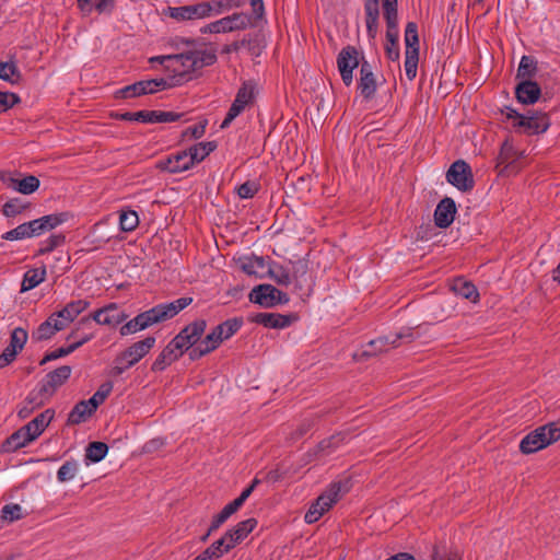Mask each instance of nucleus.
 I'll use <instances>...</instances> for the list:
<instances>
[{
    "instance_id": "obj_47",
    "label": "nucleus",
    "mask_w": 560,
    "mask_h": 560,
    "mask_svg": "<svg viewBox=\"0 0 560 560\" xmlns=\"http://www.w3.org/2000/svg\"><path fill=\"white\" fill-rule=\"evenodd\" d=\"M0 514L7 526L24 516L21 505L16 503L3 505L0 510Z\"/></svg>"
},
{
    "instance_id": "obj_41",
    "label": "nucleus",
    "mask_w": 560,
    "mask_h": 560,
    "mask_svg": "<svg viewBox=\"0 0 560 560\" xmlns=\"http://www.w3.org/2000/svg\"><path fill=\"white\" fill-rule=\"evenodd\" d=\"M213 16L222 15L231 10L243 8L247 0H209Z\"/></svg>"
},
{
    "instance_id": "obj_62",
    "label": "nucleus",
    "mask_w": 560,
    "mask_h": 560,
    "mask_svg": "<svg viewBox=\"0 0 560 560\" xmlns=\"http://www.w3.org/2000/svg\"><path fill=\"white\" fill-rule=\"evenodd\" d=\"M143 326L141 324V319H140V316L139 314L130 319L129 322L125 323L120 329H119V332L121 336H127V335H131V334H136L138 331H141L143 330Z\"/></svg>"
},
{
    "instance_id": "obj_4",
    "label": "nucleus",
    "mask_w": 560,
    "mask_h": 560,
    "mask_svg": "<svg viewBox=\"0 0 560 560\" xmlns=\"http://www.w3.org/2000/svg\"><path fill=\"white\" fill-rule=\"evenodd\" d=\"M502 114L508 119L513 120L515 129H523V132L528 136L540 135L548 130L550 127V118L548 114L540 110H528L526 114H520L512 107L506 106Z\"/></svg>"
},
{
    "instance_id": "obj_9",
    "label": "nucleus",
    "mask_w": 560,
    "mask_h": 560,
    "mask_svg": "<svg viewBox=\"0 0 560 560\" xmlns=\"http://www.w3.org/2000/svg\"><path fill=\"white\" fill-rule=\"evenodd\" d=\"M176 77L171 78H159L150 80H141L127 85L117 91V97L131 98L148 94H154L159 91L171 89L178 85V81H175Z\"/></svg>"
},
{
    "instance_id": "obj_58",
    "label": "nucleus",
    "mask_w": 560,
    "mask_h": 560,
    "mask_svg": "<svg viewBox=\"0 0 560 560\" xmlns=\"http://www.w3.org/2000/svg\"><path fill=\"white\" fill-rule=\"evenodd\" d=\"M245 47H247L248 52L258 57L262 52L264 45L258 36L245 35L244 36Z\"/></svg>"
},
{
    "instance_id": "obj_7",
    "label": "nucleus",
    "mask_w": 560,
    "mask_h": 560,
    "mask_svg": "<svg viewBox=\"0 0 560 560\" xmlns=\"http://www.w3.org/2000/svg\"><path fill=\"white\" fill-rule=\"evenodd\" d=\"M192 303V298L183 296L167 303H161L139 314L143 328L175 317Z\"/></svg>"
},
{
    "instance_id": "obj_45",
    "label": "nucleus",
    "mask_w": 560,
    "mask_h": 560,
    "mask_svg": "<svg viewBox=\"0 0 560 560\" xmlns=\"http://www.w3.org/2000/svg\"><path fill=\"white\" fill-rule=\"evenodd\" d=\"M536 72L537 62L535 59L530 56H523L518 65L516 78L523 80H532Z\"/></svg>"
},
{
    "instance_id": "obj_29",
    "label": "nucleus",
    "mask_w": 560,
    "mask_h": 560,
    "mask_svg": "<svg viewBox=\"0 0 560 560\" xmlns=\"http://www.w3.org/2000/svg\"><path fill=\"white\" fill-rule=\"evenodd\" d=\"M451 289L456 295L469 300L472 303H477L479 301L480 295L477 287L471 281L465 280L464 278L459 277L454 279Z\"/></svg>"
},
{
    "instance_id": "obj_57",
    "label": "nucleus",
    "mask_w": 560,
    "mask_h": 560,
    "mask_svg": "<svg viewBox=\"0 0 560 560\" xmlns=\"http://www.w3.org/2000/svg\"><path fill=\"white\" fill-rule=\"evenodd\" d=\"M259 190V184L255 180H247L240 185L236 189L237 195L242 199L253 198Z\"/></svg>"
},
{
    "instance_id": "obj_51",
    "label": "nucleus",
    "mask_w": 560,
    "mask_h": 560,
    "mask_svg": "<svg viewBox=\"0 0 560 560\" xmlns=\"http://www.w3.org/2000/svg\"><path fill=\"white\" fill-rule=\"evenodd\" d=\"M113 390V383L105 382L101 384L97 390L93 394L91 398L88 399V402L93 407V409H97L100 405H102L109 394Z\"/></svg>"
},
{
    "instance_id": "obj_1",
    "label": "nucleus",
    "mask_w": 560,
    "mask_h": 560,
    "mask_svg": "<svg viewBox=\"0 0 560 560\" xmlns=\"http://www.w3.org/2000/svg\"><path fill=\"white\" fill-rule=\"evenodd\" d=\"M337 67L346 86L352 84L353 70L360 67L357 89L365 101L374 98L378 84L373 66L360 54L357 47L351 45L343 47L337 56Z\"/></svg>"
},
{
    "instance_id": "obj_49",
    "label": "nucleus",
    "mask_w": 560,
    "mask_h": 560,
    "mask_svg": "<svg viewBox=\"0 0 560 560\" xmlns=\"http://www.w3.org/2000/svg\"><path fill=\"white\" fill-rule=\"evenodd\" d=\"M28 206L23 198H13L3 205L2 213L8 218H13L22 213Z\"/></svg>"
},
{
    "instance_id": "obj_48",
    "label": "nucleus",
    "mask_w": 560,
    "mask_h": 560,
    "mask_svg": "<svg viewBox=\"0 0 560 560\" xmlns=\"http://www.w3.org/2000/svg\"><path fill=\"white\" fill-rule=\"evenodd\" d=\"M225 553L226 551H223V541L218 539L214 542H212L208 548H206L202 552H200L197 557H195L192 560L220 559Z\"/></svg>"
},
{
    "instance_id": "obj_28",
    "label": "nucleus",
    "mask_w": 560,
    "mask_h": 560,
    "mask_svg": "<svg viewBox=\"0 0 560 560\" xmlns=\"http://www.w3.org/2000/svg\"><path fill=\"white\" fill-rule=\"evenodd\" d=\"M347 439L346 433H337L327 439L322 440L314 450L310 451L307 455L317 457L319 455H329L334 452L339 445L345 443Z\"/></svg>"
},
{
    "instance_id": "obj_61",
    "label": "nucleus",
    "mask_w": 560,
    "mask_h": 560,
    "mask_svg": "<svg viewBox=\"0 0 560 560\" xmlns=\"http://www.w3.org/2000/svg\"><path fill=\"white\" fill-rule=\"evenodd\" d=\"M143 326L141 324V319H140V316L139 314L130 319L129 322L125 323L120 329H119V332L121 336H127V335H131V334H136L138 331H141L143 330Z\"/></svg>"
},
{
    "instance_id": "obj_31",
    "label": "nucleus",
    "mask_w": 560,
    "mask_h": 560,
    "mask_svg": "<svg viewBox=\"0 0 560 560\" xmlns=\"http://www.w3.org/2000/svg\"><path fill=\"white\" fill-rule=\"evenodd\" d=\"M68 214L66 212L52 213L37 219V237L44 236L48 231L66 222Z\"/></svg>"
},
{
    "instance_id": "obj_39",
    "label": "nucleus",
    "mask_w": 560,
    "mask_h": 560,
    "mask_svg": "<svg viewBox=\"0 0 560 560\" xmlns=\"http://www.w3.org/2000/svg\"><path fill=\"white\" fill-rule=\"evenodd\" d=\"M268 276L279 285L288 287L292 283L290 270L276 261L268 264Z\"/></svg>"
},
{
    "instance_id": "obj_54",
    "label": "nucleus",
    "mask_w": 560,
    "mask_h": 560,
    "mask_svg": "<svg viewBox=\"0 0 560 560\" xmlns=\"http://www.w3.org/2000/svg\"><path fill=\"white\" fill-rule=\"evenodd\" d=\"M418 62L419 51H405V71L410 81L417 75Z\"/></svg>"
},
{
    "instance_id": "obj_35",
    "label": "nucleus",
    "mask_w": 560,
    "mask_h": 560,
    "mask_svg": "<svg viewBox=\"0 0 560 560\" xmlns=\"http://www.w3.org/2000/svg\"><path fill=\"white\" fill-rule=\"evenodd\" d=\"M0 80L11 85H18L22 81V74L14 61L0 62Z\"/></svg>"
},
{
    "instance_id": "obj_2",
    "label": "nucleus",
    "mask_w": 560,
    "mask_h": 560,
    "mask_svg": "<svg viewBox=\"0 0 560 560\" xmlns=\"http://www.w3.org/2000/svg\"><path fill=\"white\" fill-rule=\"evenodd\" d=\"M249 3L252 7L250 14L242 11L233 12L205 24L199 30L200 34H226L257 27L265 20V3L264 0H249Z\"/></svg>"
},
{
    "instance_id": "obj_56",
    "label": "nucleus",
    "mask_w": 560,
    "mask_h": 560,
    "mask_svg": "<svg viewBox=\"0 0 560 560\" xmlns=\"http://www.w3.org/2000/svg\"><path fill=\"white\" fill-rule=\"evenodd\" d=\"M257 526V520L254 517L247 518L237 523L233 528L234 534L243 541Z\"/></svg>"
},
{
    "instance_id": "obj_12",
    "label": "nucleus",
    "mask_w": 560,
    "mask_h": 560,
    "mask_svg": "<svg viewBox=\"0 0 560 560\" xmlns=\"http://www.w3.org/2000/svg\"><path fill=\"white\" fill-rule=\"evenodd\" d=\"M416 338L412 329L407 328L400 332L392 336H382L377 339L368 342L365 349L362 351V357H373L377 353H382L388 349L389 346L393 348L398 347L401 342H411Z\"/></svg>"
},
{
    "instance_id": "obj_22",
    "label": "nucleus",
    "mask_w": 560,
    "mask_h": 560,
    "mask_svg": "<svg viewBox=\"0 0 560 560\" xmlns=\"http://www.w3.org/2000/svg\"><path fill=\"white\" fill-rule=\"evenodd\" d=\"M88 300H73L68 302L60 311L55 312V316L67 328L80 314L90 307Z\"/></svg>"
},
{
    "instance_id": "obj_14",
    "label": "nucleus",
    "mask_w": 560,
    "mask_h": 560,
    "mask_svg": "<svg viewBox=\"0 0 560 560\" xmlns=\"http://www.w3.org/2000/svg\"><path fill=\"white\" fill-rule=\"evenodd\" d=\"M446 180L460 191H470L475 179L470 165L464 160L455 161L446 172Z\"/></svg>"
},
{
    "instance_id": "obj_6",
    "label": "nucleus",
    "mask_w": 560,
    "mask_h": 560,
    "mask_svg": "<svg viewBox=\"0 0 560 560\" xmlns=\"http://www.w3.org/2000/svg\"><path fill=\"white\" fill-rule=\"evenodd\" d=\"M127 318L128 315L125 312L118 310L117 303H109L104 307L94 311L89 316L82 317L77 323L75 327L71 330V332L67 336V340L73 338L79 330L90 325L91 320H94L98 325L116 327L122 324Z\"/></svg>"
},
{
    "instance_id": "obj_63",
    "label": "nucleus",
    "mask_w": 560,
    "mask_h": 560,
    "mask_svg": "<svg viewBox=\"0 0 560 560\" xmlns=\"http://www.w3.org/2000/svg\"><path fill=\"white\" fill-rule=\"evenodd\" d=\"M143 326L141 324V319H140V316L139 314L130 319L129 322L125 323L120 329H119V332L121 336H127V335H131V334H136L138 331H141L143 330Z\"/></svg>"
},
{
    "instance_id": "obj_36",
    "label": "nucleus",
    "mask_w": 560,
    "mask_h": 560,
    "mask_svg": "<svg viewBox=\"0 0 560 560\" xmlns=\"http://www.w3.org/2000/svg\"><path fill=\"white\" fill-rule=\"evenodd\" d=\"M192 51L195 71L205 67H210L217 63L218 56L215 49H195Z\"/></svg>"
},
{
    "instance_id": "obj_5",
    "label": "nucleus",
    "mask_w": 560,
    "mask_h": 560,
    "mask_svg": "<svg viewBox=\"0 0 560 560\" xmlns=\"http://www.w3.org/2000/svg\"><path fill=\"white\" fill-rule=\"evenodd\" d=\"M382 2L383 15L386 22L385 55L387 59L398 61L400 57V49L397 0H382Z\"/></svg>"
},
{
    "instance_id": "obj_34",
    "label": "nucleus",
    "mask_w": 560,
    "mask_h": 560,
    "mask_svg": "<svg viewBox=\"0 0 560 560\" xmlns=\"http://www.w3.org/2000/svg\"><path fill=\"white\" fill-rule=\"evenodd\" d=\"M62 323L52 313L44 323L37 327V339L46 340L51 338L56 332L63 330Z\"/></svg>"
},
{
    "instance_id": "obj_33",
    "label": "nucleus",
    "mask_w": 560,
    "mask_h": 560,
    "mask_svg": "<svg viewBox=\"0 0 560 560\" xmlns=\"http://www.w3.org/2000/svg\"><path fill=\"white\" fill-rule=\"evenodd\" d=\"M217 149L215 141H206L198 142L188 149H186L189 159L192 160V163L196 165L202 162L210 153H212Z\"/></svg>"
},
{
    "instance_id": "obj_50",
    "label": "nucleus",
    "mask_w": 560,
    "mask_h": 560,
    "mask_svg": "<svg viewBox=\"0 0 560 560\" xmlns=\"http://www.w3.org/2000/svg\"><path fill=\"white\" fill-rule=\"evenodd\" d=\"M243 326V318L241 317H233L230 319H226L225 322L217 325V328L222 329L221 337L224 340L231 338L233 335H235L241 327Z\"/></svg>"
},
{
    "instance_id": "obj_26",
    "label": "nucleus",
    "mask_w": 560,
    "mask_h": 560,
    "mask_svg": "<svg viewBox=\"0 0 560 560\" xmlns=\"http://www.w3.org/2000/svg\"><path fill=\"white\" fill-rule=\"evenodd\" d=\"M0 180L8 187L23 194L30 195L35 191V176L30 175L23 179L14 178L11 174L1 172Z\"/></svg>"
},
{
    "instance_id": "obj_38",
    "label": "nucleus",
    "mask_w": 560,
    "mask_h": 560,
    "mask_svg": "<svg viewBox=\"0 0 560 560\" xmlns=\"http://www.w3.org/2000/svg\"><path fill=\"white\" fill-rule=\"evenodd\" d=\"M38 248H37V255H43L46 253H49L54 250L55 248L61 246L65 244L66 236L61 233H54L50 235L46 234L42 237H38Z\"/></svg>"
},
{
    "instance_id": "obj_64",
    "label": "nucleus",
    "mask_w": 560,
    "mask_h": 560,
    "mask_svg": "<svg viewBox=\"0 0 560 560\" xmlns=\"http://www.w3.org/2000/svg\"><path fill=\"white\" fill-rule=\"evenodd\" d=\"M545 429L546 436L548 438L549 444H552L560 440V421L550 422L541 425Z\"/></svg>"
},
{
    "instance_id": "obj_21",
    "label": "nucleus",
    "mask_w": 560,
    "mask_h": 560,
    "mask_svg": "<svg viewBox=\"0 0 560 560\" xmlns=\"http://www.w3.org/2000/svg\"><path fill=\"white\" fill-rule=\"evenodd\" d=\"M549 444L548 438L546 436L545 429L539 427L534 431L525 435L520 443V451L523 454L536 453Z\"/></svg>"
},
{
    "instance_id": "obj_42",
    "label": "nucleus",
    "mask_w": 560,
    "mask_h": 560,
    "mask_svg": "<svg viewBox=\"0 0 560 560\" xmlns=\"http://www.w3.org/2000/svg\"><path fill=\"white\" fill-rule=\"evenodd\" d=\"M190 22L213 18L210 1H200L194 4H187Z\"/></svg>"
},
{
    "instance_id": "obj_23",
    "label": "nucleus",
    "mask_w": 560,
    "mask_h": 560,
    "mask_svg": "<svg viewBox=\"0 0 560 560\" xmlns=\"http://www.w3.org/2000/svg\"><path fill=\"white\" fill-rule=\"evenodd\" d=\"M541 95L539 84L533 80H523L515 88V96L522 104H535Z\"/></svg>"
},
{
    "instance_id": "obj_24",
    "label": "nucleus",
    "mask_w": 560,
    "mask_h": 560,
    "mask_svg": "<svg viewBox=\"0 0 560 560\" xmlns=\"http://www.w3.org/2000/svg\"><path fill=\"white\" fill-rule=\"evenodd\" d=\"M192 51L188 50L180 54H174L173 55V61H171V65H166L165 68L167 70L173 69L174 71H177L178 68H182L178 75L176 77L175 81H178V85L180 84V79L186 75L195 72V66L192 63Z\"/></svg>"
},
{
    "instance_id": "obj_59",
    "label": "nucleus",
    "mask_w": 560,
    "mask_h": 560,
    "mask_svg": "<svg viewBox=\"0 0 560 560\" xmlns=\"http://www.w3.org/2000/svg\"><path fill=\"white\" fill-rule=\"evenodd\" d=\"M27 340V332L22 328H15L10 338V347H13L18 352L21 351Z\"/></svg>"
},
{
    "instance_id": "obj_32",
    "label": "nucleus",
    "mask_w": 560,
    "mask_h": 560,
    "mask_svg": "<svg viewBox=\"0 0 560 560\" xmlns=\"http://www.w3.org/2000/svg\"><path fill=\"white\" fill-rule=\"evenodd\" d=\"M182 355L168 342L151 365L153 372H162Z\"/></svg>"
},
{
    "instance_id": "obj_18",
    "label": "nucleus",
    "mask_w": 560,
    "mask_h": 560,
    "mask_svg": "<svg viewBox=\"0 0 560 560\" xmlns=\"http://www.w3.org/2000/svg\"><path fill=\"white\" fill-rule=\"evenodd\" d=\"M72 369L69 365H62L49 372L42 381L39 394L46 397L52 396L57 388L68 381Z\"/></svg>"
},
{
    "instance_id": "obj_8",
    "label": "nucleus",
    "mask_w": 560,
    "mask_h": 560,
    "mask_svg": "<svg viewBox=\"0 0 560 560\" xmlns=\"http://www.w3.org/2000/svg\"><path fill=\"white\" fill-rule=\"evenodd\" d=\"M155 337L148 336L128 347L116 357L113 375L119 376L144 358L155 345Z\"/></svg>"
},
{
    "instance_id": "obj_27",
    "label": "nucleus",
    "mask_w": 560,
    "mask_h": 560,
    "mask_svg": "<svg viewBox=\"0 0 560 560\" xmlns=\"http://www.w3.org/2000/svg\"><path fill=\"white\" fill-rule=\"evenodd\" d=\"M95 337L93 332H90L88 335H84L80 340L73 341L72 343L68 345L67 347H60L58 349H55L50 352H47L44 358L39 361V365H44L45 363L57 360L59 358L66 357L68 354H71L77 349H79L84 343L89 342Z\"/></svg>"
},
{
    "instance_id": "obj_16",
    "label": "nucleus",
    "mask_w": 560,
    "mask_h": 560,
    "mask_svg": "<svg viewBox=\"0 0 560 560\" xmlns=\"http://www.w3.org/2000/svg\"><path fill=\"white\" fill-rule=\"evenodd\" d=\"M35 440V419L31 420L26 425L12 433L1 445L4 453L15 452Z\"/></svg>"
},
{
    "instance_id": "obj_3",
    "label": "nucleus",
    "mask_w": 560,
    "mask_h": 560,
    "mask_svg": "<svg viewBox=\"0 0 560 560\" xmlns=\"http://www.w3.org/2000/svg\"><path fill=\"white\" fill-rule=\"evenodd\" d=\"M352 487L351 478H343L332 481L326 490L312 502L304 515L307 524L317 522L325 512L329 511Z\"/></svg>"
},
{
    "instance_id": "obj_25",
    "label": "nucleus",
    "mask_w": 560,
    "mask_h": 560,
    "mask_svg": "<svg viewBox=\"0 0 560 560\" xmlns=\"http://www.w3.org/2000/svg\"><path fill=\"white\" fill-rule=\"evenodd\" d=\"M366 33L370 39H375L378 32L380 2L365 0L364 2Z\"/></svg>"
},
{
    "instance_id": "obj_10",
    "label": "nucleus",
    "mask_w": 560,
    "mask_h": 560,
    "mask_svg": "<svg viewBox=\"0 0 560 560\" xmlns=\"http://www.w3.org/2000/svg\"><path fill=\"white\" fill-rule=\"evenodd\" d=\"M207 327L206 319H196L185 326L171 341L172 347L183 355L191 347H194L203 335Z\"/></svg>"
},
{
    "instance_id": "obj_60",
    "label": "nucleus",
    "mask_w": 560,
    "mask_h": 560,
    "mask_svg": "<svg viewBox=\"0 0 560 560\" xmlns=\"http://www.w3.org/2000/svg\"><path fill=\"white\" fill-rule=\"evenodd\" d=\"M20 102L18 94L0 91V114L9 110Z\"/></svg>"
},
{
    "instance_id": "obj_55",
    "label": "nucleus",
    "mask_w": 560,
    "mask_h": 560,
    "mask_svg": "<svg viewBox=\"0 0 560 560\" xmlns=\"http://www.w3.org/2000/svg\"><path fill=\"white\" fill-rule=\"evenodd\" d=\"M221 334L222 329L214 327L211 332H209L202 340H200L209 353L214 351L223 341Z\"/></svg>"
},
{
    "instance_id": "obj_37",
    "label": "nucleus",
    "mask_w": 560,
    "mask_h": 560,
    "mask_svg": "<svg viewBox=\"0 0 560 560\" xmlns=\"http://www.w3.org/2000/svg\"><path fill=\"white\" fill-rule=\"evenodd\" d=\"M523 156L524 152L515 150L513 143L509 139H506L501 145V150L498 155L497 166L501 164H506V166H509L510 164L518 161Z\"/></svg>"
},
{
    "instance_id": "obj_15",
    "label": "nucleus",
    "mask_w": 560,
    "mask_h": 560,
    "mask_svg": "<svg viewBox=\"0 0 560 560\" xmlns=\"http://www.w3.org/2000/svg\"><path fill=\"white\" fill-rule=\"evenodd\" d=\"M296 319L298 316L295 314L256 313L248 316V322L272 329L287 328Z\"/></svg>"
},
{
    "instance_id": "obj_52",
    "label": "nucleus",
    "mask_w": 560,
    "mask_h": 560,
    "mask_svg": "<svg viewBox=\"0 0 560 560\" xmlns=\"http://www.w3.org/2000/svg\"><path fill=\"white\" fill-rule=\"evenodd\" d=\"M79 469V464L77 460H67L57 471V479L59 482H67L74 478Z\"/></svg>"
},
{
    "instance_id": "obj_13",
    "label": "nucleus",
    "mask_w": 560,
    "mask_h": 560,
    "mask_svg": "<svg viewBox=\"0 0 560 560\" xmlns=\"http://www.w3.org/2000/svg\"><path fill=\"white\" fill-rule=\"evenodd\" d=\"M248 298L252 303L264 307H273L278 304H287L290 301L285 292L271 284H259L255 287Z\"/></svg>"
},
{
    "instance_id": "obj_53",
    "label": "nucleus",
    "mask_w": 560,
    "mask_h": 560,
    "mask_svg": "<svg viewBox=\"0 0 560 560\" xmlns=\"http://www.w3.org/2000/svg\"><path fill=\"white\" fill-rule=\"evenodd\" d=\"M162 14L178 23L190 22V15L187 5L166 7L163 9Z\"/></svg>"
},
{
    "instance_id": "obj_30",
    "label": "nucleus",
    "mask_w": 560,
    "mask_h": 560,
    "mask_svg": "<svg viewBox=\"0 0 560 560\" xmlns=\"http://www.w3.org/2000/svg\"><path fill=\"white\" fill-rule=\"evenodd\" d=\"M95 411L88 400H81L69 412L67 424L75 425L85 422Z\"/></svg>"
},
{
    "instance_id": "obj_46",
    "label": "nucleus",
    "mask_w": 560,
    "mask_h": 560,
    "mask_svg": "<svg viewBox=\"0 0 560 560\" xmlns=\"http://www.w3.org/2000/svg\"><path fill=\"white\" fill-rule=\"evenodd\" d=\"M108 452V446L104 442L94 441L89 443L85 450V458L92 463L101 462Z\"/></svg>"
},
{
    "instance_id": "obj_20",
    "label": "nucleus",
    "mask_w": 560,
    "mask_h": 560,
    "mask_svg": "<svg viewBox=\"0 0 560 560\" xmlns=\"http://www.w3.org/2000/svg\"><path fill=\"white\" fill-rule=\"evenodd\" d=\"M457 212L455 201L450 198H443L434 211V223L440 229H447L454 222Z\"/></svg>"
},
{
    "instance_id": "obj_19",
    "label": "nucleus",
    "mask_w": 560,
    "mask_h": 560,
    "mask_svg": "<svg viewBox=\"0 0 560 560\" xmlns=\"http://www.w3.org/2000/svg\"><path fill=\"white\" fill-rule=\"evenodd\" d=\"M291 278L294 283V290L302 295H310L312 292L313 281L308 276V266L304 260L292 262Z\"/></svg>"
},
{
    "instance_id": "obj_11",
    "label": "nucleus",
    "mask_w": 560,
    "mask_h": 560,
    "mask_svg": "<svg viewBox=\"0 0 560 560\" xmlns=\"http://www.w3.org/2000/svg\"><path fill=\"white\" fill-rule=\"evenodd\" d=\"M256 93H255V84L252 81L244 82L241 88L237 90L235 98L229 108L224 120L221 124V128H228L231 122L241 115L244 109L253 105L255 102Z\"/></svg>"
},
{
    "instance_id": "obj_17",
    "label": "nucleus",
    "mask_w": 560,
    "mask_h": 560,
    "mask_svg": "<svg viewBox=\"0 0 560 560\" xmlns=\"http://www.w3.org/2000/svg\"><path fill=\"white\" fill-rule=\"evenodd\" d=\"M195 164L189 159L186 150L178 151L161 159L156 163V168L171 174H177L192 168Z\"/></svg>"
},
{
    "instance_id": "obj_40",
    "label": "nucleus",
    "mask_w": 560,
    "mask_h": 560,
    "mask_svg": "<svg viewBox=\"0 0 560 560\" xmlns=\"http://www.w3.org/2000/svg\"><path fill=\"white\" fill-rule=\"evenodd\" d=\"M35 233V220L18 225L15 229L5 232L2 238L18 241L31 237Z\"/></svg>"
},
{
    "instance_id": "obj_43",
    "label": "nucleus",
    "mask_w": 560,
    "mask_h": 560,
    "mask_svg": "<svg viewBox=\"0 0 560 560\" xmlns=\"http://www.w3.org/2000/svg\"><path fill=\"white\" fill-rule=\"evenodd\" d=\"M139 225V217L135 210L122 209L119 212V228L122 232H132Z\"/></svg>"
},
{
    "instance_id": "obj_44",
    "label": "nucleus",
    "mask_w": 560,
    "mask_h": 560,
    "mask_svg": "<svg viewBox=\"0 0 560 560\" xmlns=\"http://www.w3.org/2000/svg\"><path fill=\"white\" fill-rule=\"evenodd\" d=\"M405 51H419V34L418 24L416 22H408L405 28Z\"/></svg>"
}]
</instances>
